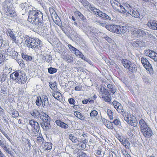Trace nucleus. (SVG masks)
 <instances>
[{
    "label": "nucleus",
    "instance_id": "1",
    "mask_svg": "<svg viewBox=\"0 0 157 157\" xmlns=\"http://www.w3.org/2000/svg\"><path fill=\"white\" fill-rule=\"evenodd\" d=\"M28 21L33 24L36 25L39 28L42 29L44 27L43 15L39 10H30L29 12Z\"/></svg>",
    "mask_w": 157,
    "mask_h": 157
},
{
    "label": "nucleus",
    "instance_id": "2",
    "mask_svg": "<svg viewBox=\"0 0 157 157\" xmlns=\"http://www.w3.org/2000/svg\"><path fill=\"white\" fill-rule=\"evenodd\" d=\"M123 116L124 120L128 124L133 127L137 126L138 122L136 119L132 114L128 113H124Z\"/></svg>",
    "mask_w": 157,
    "mask_h": 157
},
{
    "label": "nucleus",
    "instance_id": "3",
    "mask_svg": "<svg viewBox=\"0 0 157 157\" xmlns=\"http://www.w3.org/2000/svg\"><path fill=\"white\" fill-rule=\"evenodd\" d=\"M14 74V76L17 77V82L21 84H22L25 83L27 80V76L26 74L23 71L20 70H18L13 73Z\"/></svg>",
    "mask_w": 157,
    "mask_h": 157
},
{
    "label": "nucleus",
    "instance_id": "4",
    "mask_svg": "<svg viewBox=\"0 0 157 157\" xmlns=\"http://www.w3.org/2000/svg\"><path fill=\"white\" fill-rule=\"evenodd\" d=\"M110 2L113 8L117 12L121 13H125L126 12L127 10L118 1L112 0Z\"/></svg>",
    "mask_w": 157,
    "mask_h": 157
},
{
    "label": "nucleus",
    "instance_id": "5",
    "mask_svg": "<svg viewBox=\"0 0 157 157\" xmlns=\"http://www.w3.org/2000/svg\"><path fill=\"white\" fill-rule=\"evenodd\" d=\"M100 98L103 99L106 102H109L111 100V97L107 90L104 86H102L100 89Z\"/></svg>",
    "mask_w": 157,
    "mask_h": 157
},
{
    "label": "nucleus",
    "instance_id": "6",
    "mask_svg": "<svg viewBox=\"0 0 157 157\" xmlns=\"http://www.w3.org/2000/svg\"><path fill=\"white\" fill-rule=\"evenodd\" d=\"M27 46L29 48L35 49L40 43V41L37 39H35L33 38H29L25 41Z\"/></svg>",
    "mask_w": 157,
    "mask_h": 157
},
{
    "label": "nucleus",
    "instance_id": "7",
    "mask_svg": "<svg viewBox=\"0 0 157 157\" xmlns=\"http://www.w3.org/2000/svg\"><path fill=\"white\" fill-rule=\"evenodd\" d=\"M37 105H40L41 104L44 107H46L48 104V98L46 95H43L41 98L40 97H37L36 102Z\"/></svg>",
    "mask_w": 157,
    "mask_h": 157
},
{
    "label": "nucleus",
    "instance_id": "8",
    "mask_svg": "<svg viewBox=\"0 0 157 157\" xmlns=\"http://www.w3.org/2000/svg\"><path fill=\"white\" fill-rule=\"evenodd\" d=\"M0 146L5 151L12 155V151L9 147L8 143L3 138L0 140Z\"/></svg>",
    "mask_w": 157,
    "mask_h": 157
},
{
    "label": "nucleus",
    "instance_id": "9",
    "mask_svg": "<svg viewBox=\"0 0 157 157\" xmlns=\"http://www.w3.org/2000/svg\"><path fill=\"white\" fill-rule=\"evenodd\" d=\"M141 61L143 66L149 72L153 71V68L151 64L146 58L142 57L141 59Z\"/></svg>",
    "mask_w": 157,
    "mask_h": 157
},
{
    "label": "nucleus",
    "instance_id": "10",
    "mask_svg": "<svg viewBox=\"0 0 157 157\" xmlns=\"http://www.w3.org/2000/svg\"><path fill=\"white\" fill-rule=\"evenodd\" d=\"M145 54L155 61H157V53L152 50L148 49L145 51Z\"/></svg>",
    "mask_w": 157,
    "mask_h": 157
},
{
    "label": "nucleus",
    "instance_id": "11",
    "mask_svg": "<svg viewBox=\"0 0 157 157\" xmlns=\"http://www.w3.org/2000/svg\"><path fill=\"white\" fill-rule=\"evenodd\" d=\"M140 131L143 136L147 138L150 137L153 135L152 131L149 126Z\"/></svg>",
    "mask_w": 157,
    "mask_h": 157
},
{
    "label": "nucleus",
    "instance_id": "12",
    "mask_svg": "<svg viewBox=\"0 0 157 157\" xmlns=\"http://www.w3.org/2000/svg\"><path fill=\"white\" fill-rule=\"evenodd\" d=\"M6 34L8 36L10 37L13 43V42L15 43H17V41L16 39V34L12 30L10 29H8L6 31Z\"/></svg>",
    "mask_w": 157,
    "mask_h": 157
},
{
    "label": "nucleus",
    "instance_id": "13",
    "mask_svg": "<svg viewBox=\"0 0 157 157\" xmlns=\"http://www.w3.org/2000/svg\"><path fill=\"white\" fill-rule=\"evenodd\" d=\"M119 27V25H105V27L108 30L112 32L117 34L118 28Z\"/></svg>",
    "mask_w": 157,
    "mask_h": 157
},
{
    "label": "nucleus",
    "instance_id": "14",
    "mask_svg": "<svg viewBox=\"0 0 157 157\" xmlns=\"http://www.w3.org/2000/svg\"><path fill=\"white\" fill-rule=\"evenodd\" d=\"M127 12L133 17L136 18L140 17V13L136 9L130 8V9L127 10Z\"/></svg>",
    "mask_w": 157,
    "mask_h": 157
},
{
    "label": "nucleus",
    "instance_id": "15",
    "mask_svg": "<svg viewBox=\"0 0 157 157\" xmlns=\"http://www.w3.org/2000/svg\"><path fill=\"white\" fill-rule=\"evenodd\" d=\"M131 33L133 35H136L137 36H143L145 35L144 31L141 29L133 28L131 30Z\"/></svg>",
    "mask_w": 157,
    "mask_h": 157
},
{
    "label": "nucleus",
    "instance_id": "16",
    "mask_svg": "<svg viewBox=\"0 0 157 157\" xmlns=\"http://www.w3.org/2000/svg\"><path fill=\"white\" fill-rule=\"evenodd\" d=\"M30 125L32 128H33L37 132H38L40 130V126L37 121L33 120H30L29 121Z\"/></svg>",
    "mask_w": 157,
    "mask_h": 157
},
{
    "label": "nucleus",
    "instance_id": "17",
    "mask_svg": "<svg viewBox=\"0 0 157 157\" xmlns=\"http://www.w3.org/2000/svg\"><path fill=\"white\" fill-rule=\"evenodd\" d=\"M113 104L114 108L119 113H123L124 112V109L122 106L119 102L116 101H114L113 102Z\"/></svg>",
    "mask_w": 157,
    "mask_h": 157
},
{
    "label": "nucleus",
    "instance_id": "18",
    "mask_svg": "<svg viewBox=\"0 0 157 157\" xmlns=\"http://www.w3.org/2000/svg\"><path fill=\"white\" fill-rule=\"evenodd\" d=\"M5 13L7 16L11 17H14L17 16L15 11L10 7H7V10L5 11Z\"/></svg>",
    "mask_w": 157,
    "mask_h": 157
},
{
    "label": "nucleus",
    "instance_id": "19",
    "mask_svg": "<svg viewBox=\"0 0 157 157\" xmlns=\"http://www.w3.org/2000/svg\"><path fill=\"white\" fill-rule=\"evenodd\" d=\"M147 25L152 29L157 30V21L155 20H150L147 23Z\"/></svg>",
    "mask_w": 157,
    "mask_h": 157
},
{
    "label": "nucleus",
    "instance_id": "20",
    "mask_svg": "<svg viewBox=\"0 0 157 157\" xmlns=\"http://www.w3.org/2000/svg\"><path fill=\"white\" fill-rule=\"evenodd\" d=\"M139 124L140 131L149 127L146 122L143 119L139 120Z\"/></svg>",
    "mask_w": 157,
    "mask_h": 157
},
{
    "label": "nucleus",
    "instance_id": "21",
    "mask_svg": "<svg viewBox=\"0 0 157 157\" xmlns=\"http://www.w3.org/2000/svg\"><path fill=\"white\" fill-rule=\"evenodd\" d=\"M39 118L41 119L43 122L50 120V118L47 114L43 112L40 113Z\"/></svg>",
    "mask_w": 157,
    "mask_h": 157
},
{
    "label": "nucleus",
    "instance_id": "22",
    "mask_svg": "<svg viewBox=\"0 0 157 157\" xmlns=\"http://www.w3.org/2000/svg\"><path fill=\"white\" fill-rule=\"evenodd\" d=\"M56 124L59 126L64 129L67 128H68V125L64 122L59 120H56L55 121Z\"/></svg>",
    "mask_w": 157,
    "mask_h": 157
},
{
    "label": "nucleus",
    "instance_id": "23",
    "mask_svg": "<svg viewBox=\"0 0 157 157\" xmlns=\"http://www.w3.org/2000/svg\"><path fill=\"white\" fill-rule=\"evenodd\" d=\"M41 126L44 130L47 131L50 128L51 126L50 124V120L43 122L41 124Z\"/></svg>",
    "mask_w": 157,
    "mask_h": 157
},
{
    "label": "nucleus",
    "instance_id": "24",
    "mask_svg": "<svg viewBox=\"0 0 157 157\" xmlns=\"http://www.w3.org/2000/svg\"><path fill=\"white\" fill-rule=\"evenodd\" d=\"M107 88L112 95L114 94L116 92V89L114 85L109 84L107 85Z\"/></svg>",
    "mask_w": 157,
    "mask_h": 157
},
{
    "label": "nucleus",
    "instance_id": "25",
    "mask_svg": "<svg viewBox=\"0 0 157 157\" xmlns=\"http://www.w3.org/2000/svg\"><path fill=\"white\" fill-rule=\"evenodd\" d=\"M62 58L64 60L66 61L67 63H71L73 61V57L69 55H63Z\"/></svg>",
    "mask_w": 157,
    "mask_h": 157
},
{
    "label": "nucleus",
    "instance_id": "26",
    "mask_svg": "<svg viewBox=\"0 0 157 157\" xmlns=\"http://www.w3.org/2000/svg\"><path fill=\"white\" fill-rule=\"evenodd\" d=\"M118 34H121L124 33L127 31V28L124 26L119 25V27H118Z\"/></svg>",
    "mask_w": 157,
    "mask_h": 157
},
{
    "label": "nucleus",
    "instance_id": "27",
    "mask_svg": "<svg viewBox=\"0 0 157 157\" xmlns=\"http://www.w3.org/2000/svg\"><path fill=\"white\" fill-rule=\"evenodd\" d=\"M121 62L124 67L127 68L132 62L126 59H123L122 60Z\"/></svg>",
    "mask_w": 157,
    "mask_h": 157
},
{
    "label": "nucleus",
    "instance_id": "28",
    "mask_svg": "<svg viewBox=\"0 0 157 157\" xmlns=\"http://www.w3.org/2000/svg\"><path fill=\"white\" fill-rule=\"evenodd\" d=\"M74 114L76 117L81 120H84L85 118L84 115L78 111H75Z\"/></svg>",
    "mask_w": 157,
    "mask_h": 157
},
{
    "label": "nucleus",
    "instance_id": "29",
    "mask_svg": "<svg viewBox=\"0 0 157 157\" xmlns=\"http://www.w3.org/2000/svg\"><path fill=\"white\" fill-rule=\"evenodd\" d=\"M136 68V65L134 63L132 62L127 68L129 71L131 72H133Z\"/></svg>",
    "mask_w": 157,
    "mask_h": 157
},
{
    "label": "nucleus",
    "instance_id": "30",
    "mask_svg": "<svg viewBox=\"0 0 157 157\" xmlns=\"http://www.w3.org/2000/svg\"><path fill=\"white\" fill-rule=\"evenodd\" d=\"M21 56L22 58L27 62L30 61L32 59V57L31 56H28L24 53L21 54Z\"/></svg>",
    "mask_w": 157,
    "mask_h": 157
},
{
    "label": "nucleus",
    "instance_id": "31",
    "mask_svg": "<svg viewBox=\"0 0 157 157\" xmlns=\"http://www.w3.org/2000/svg\"><path fill=\"white\" fill-rule=\"evenodd\" d=\"M31 114L33 117L35 118H39L40 114V113L36 109H34L32 111Z\"/></svg>",
    "mask_w": 157,
    "mask_h": 157
},
{
    "label": "nucleus",
    "instance_id": "32",
    "mask_svg": "<svg viewBox=\"0 0 157 157\" xmlns=\"http://www.w3.org/2000/svg\"><path fill=\"white\" fill-rule=\"evenodd\" d=\"M42 59L44 62L49 63L52 60V56L50 55L47 54L45 56L44 55L42 56Z\"/></svg>",
    "mask_w": 157,
    "mask_h": 157
},
{
    "label": "nucleus",
    "instance_id": "33",
    "mask_svg": "<svg viewBox=\"0 0 157 157\" xmlns=\"http://www.w3.org/2000/svg\"><path fill=\"white\" fill-rule=\"evenodd\" d=\"M52 145L51 143L49 142L45 143L44 147V150L47 151L51 149L52 148Z\"/></svg>",
    "mask_w": 157,
    "mask_h": 157
},
{
    "label": "nucleus",
    "instance_id": "34",
    "mask_svg": "<svg viewBox=\"0 0 157 157\" xmlns=\"http://www.w3.org/2000/svg\"><path fill=\"white\" fill-rule=\"evenodd\" d=\"M52 95L55 99L59 100L60 99L61 94L60 92L56 90L54 91Z\"/></svg>",
    "mask_w": 157,
    "mask_h": 157
},
{
    "label": "nucleus",
    "instance_id": "35",
    "mask_svg": "<svg viewBox=\"0 0 157 157\" xmlns=\"http://www.w3.org/2000/svg\"><path fill=\"white\" fill-rule=\"evenodd\" d=\"M57 84L54 82H50L49 83V86L50 88L53 90H56L57 89Z\"/></svg>",
    "mask_w": 157,
    "mask_h": 157
},
{
    "label": "nucleus",
    "instance_id": "36",
    "mask_svg": "<svg viewBox=\"0 0 157 157\" xmlns=\"http://www.w3.org/2000/svg\"><path fill=\"white\" fill-rule=\"evenodd\" d=\"M98 16L103 18L106 19H110L109 17L107 15L106 13H103L100 10L99 13H98Z\"/></svg>",
    "mask_w": 157,
    "mask_h": 157
},
{
    "label": "nucleus",
    "instance_id": "37",
    "mask_svg": "<svg viewBox=\"0 0 157 157\" xmlns=\"http://www.w3.org/2000/svg\"><path fill=\"white\" fill-rule=\"evenodd\" d=\"M44 139L42 135H40L39 136L37 137L36 142L39 144L41 145L44 141Z\"/></svg>",
    "mask_w": 157,
    "mask_h": 157
},
{
    "label": "nucleus",
    "instance_id": "38",
    "mask_svg": "<svg viewBox=\"0 0 157 157\" xmlns=\"http://www.w3.org/2000/svg\"><path fill=\"white\" fill-rule=\"evenodd\" d=\"M69 139L71 141L74 143H76L78 142L77 137L74 136L72 134H70L69 136Z\"/></svg>",
    "mask_w": 157,
    "mask_h": 157
},
{
    "label": "nucleus",
    "instance_id": "39",
    "mask_svg": "<svg viewBox=\"0 0 157 157\" xmlns=\"http://www.w3.org/2000/svg\"><path fill=\"white\" fill-rule=\"evenodd\" d=\"M89 9L92 12L97 15H98V13H99V12L100 11L99 10L96 9V8L91 6H90L89 8Z\"/></svg>",
    "mask_w": 157,
    "mask_h": 157
},
{
    "label": "nucleus",
    "instance_id": "40",
    "mask_svg": "<svg viewBox=\"0 0 157 157\" xmlns=\"http://www.w3.org/2000/svg\"><path fill=\"white\" fill-rule=\"evenodd\" d=\"M105 125L106 127L109 129H113V124L109 121H106V123L105 124Z\"/></svg>",
    "mask_w": 157,
    "mask_h": 157
},
{
    "label": "nucleus",
    "instance_id": "41",
    "mask_svg": "<svg viewBox=\"0 0 157 157\" xmlns=\"http://www.w3.org/2000/svg\"><path fill=\"white\" fill-rule=\"evenodd\" d=\"M11 114L12 116L14 118L17 117L19 116L18 112L16 110H13L11 111Z\"/></svg>",
    "mask_w": 157,
    "mask_h": 157
},
{
    "label": "nucleus",
    "instance_id": "42",
    "mask_svg": "<svg viewBox=\"0 0 157 157\" xmlns=\"http://www.w3.org/2000/svg\"><path fill=\"white\" fill-rule=\"evenodd\" d=\"M77 155V157H87V156L86 153L82 151L78 152Z\"/></svg>",
    "mask_w": 157,
    "mask_h": 157
},
{
    "label": "nucleus",
    "instance_id": "43",
    "mask_svg": "<svg viewBox=\"0 0 157 157\" xmlns=\"http://www.w3.org/2000/svg\"><path fill=\"white\" fill-rule=\"evenodd\" d=\"M122 144L127 149H129L130 147V143L127 140H126Z\"/></svg>",
    "mask_w": 157,
    "mask_h": 157
},
{
    "label": "nucleus",
    "instance_id": "44",
    "mask_svg": "<svg viewBox=\"0 0 157 157\" xmlns=\"http://www.w3.org/2000/svg\"><path fill=\"white\" fill-rule=\"evenodd\" d=\"M57 69L54 68L49 67L48 68V71L49 73L52 74L57 72Z\"/></svg>",
    "mask_w": 157,
    "mask_h": 157
},
{
    "label": "nucleus",
    "instance_id": "45",
    "mask_svg": "<svg viewBox=\"0 0 157 157\" xmlns=\"http://www.w3.org/2000/svg\"><path fill=\"white\" fill-rule=\"evenodd\" d=\"M107 115L109 116V118L111 120H113V112L112 111L109 109H108L107 110Z\"/></svg>",
    "mask_w": 157,
    "mask_h": 157
},
{
    "label": "nucleus",
    "instance_id": "46",
    "mask_svg": "<svg viewBox=\"0 0 157 157\" xmlns=\"http://www.w3.org/2000/svg\"><path fill=\"white\" fill-rule=\"evenodd\" d=\"M1 132L2 133V134L5 136V137L10 142L11 140L10 139V137L8 136L6 132L3 130H0Z\"/></svg>",
    "mask_w": 157,
    "mask_h": 157
},
{
    "label": "nucleus",
    "instance_id": "47",
    "mask_svg": "<svg viewBox=\"0 0 157 157\" xmlns=\"http://www.w3.org/2000/svg\"><path fill=\"white\" fill-rule=\"evenodd\" d=\"M98 113V112L97 111L93 110L90 112V116L92 117H94L97 115Z\"/></svg>",
    "mask_w": 157,
    "mask_h": 157
},
{
    "label": "nucleus",
    "instance_id": "48",
    "mask_svg": "<svg viewBox=\"0 0 157 157\" xmlns=\"http://www.w3.org/2000/svg\"><path fill=\"white\" fill-rule=\"evenodd\" d=\"M80 2L84 6H86L90 5V3L86 0H81Z\"/></svg>",
    "mask_w": 157,
    "mask_h": 157
},
{
    "label": "nucleus",
    "instance_id": "49",
    "mask_svg": "<svg viewBox=\"0 0 157 157\" xmlns=\"http://www.w3.org/2000/svg\"><path fill=\"white\" fill-rule=\"evenodd\" d=\"M118 139L121 144L126 140L122 136H119Z\"/></svg>",
    "mask_w": 157,
    "mask_h": 157
},
{
    "label": "nucleus",
    "instance_id": "50",
    "mask_svg": "<svg viewBox=\"0 0 157 157\" xmlns=\"http://www.w3.org/2000/svg\"><path fill=\"white\" fill-rule=\"evenodd\" d=\"M77 145L80 146L81 148L82 149L85 148L86 146L85 142H80L78 144H77Z\"/></svg>",
    "mask_w": 157,
    "mask_h": 157
},
{
    "label": "nucleus",
    "instance_id": "51",
    "mask_svg": "<svg viewBox=\"0 0 157 157\" xmlns=\"http://www.w3.org/2000/svg\"><path fill=\"white\" fill-rule=\"evenodd\" d=\"M113 123L114 124L117 126L118 125H120L121 124V122L120 121L117 119H116L114 120L113 122Z\"/></svg>",
    "mask_w": 157,
    "mask_h": 157
},
{
    "label": "nucleus",
    "instance_id": "52",
    "mask_svg": "<svg viewBox=\"0 0 157 157\" xmlns=\"http://www.w3.org/2000/svg\"><path fill=\"white\" fill-rule=\"evenodd\" d=\"M68 102L71 105H74L75 103V100L72 98H71L69 99Z\"/></svg>",
    "mask_w": 157,
    "mask_h": 157
},
{
    "label": "nucleus",
    "instance_id": "53",
    "mask_svg": "<svg viewBox=\"0 0 157 157\" xmlns=\"http://www.w3.org/2000/svg\"><path fill=\"white\" fill-rule=\"evenodd\" d=\"M68 47L71 51L73 52L76 49V48L72 46L71 44H68Z\"/></svg>",
    "mask_w": 157,
    "mask_h": 157
},
{
    "label": "nucleus",
    "instance_id": "54",
    "mask_svg": "<svg viewBox=\"0 0 157 157\" xmlns=\"http://www.w3.org/2000/svg\"><path fill=\"white\" fill-rule=\"evenodd\" d=\"M5 60L3 58V55L2 53H0V65L3 63Z\"/></svg>",
    "mask_w": 157,
    "mask_h": 157
},
{
    "label": "nucleus",
    "instance_id": "55",
    "mask_svg": "<svg viewBox=\"0 0 157 157\" xmlns=\"http://www.w3.org/2000/svg\"><path fill=\"white\" fill-rule=\"evenodd\" d=\"M104 38L109 43H111L112 41V40L111 38L107 36L104 37Z\"/></svg>",
    "mask_w": 157,
    "mask_h": 157
},
{
    "label": "nucleus",
    "instance_id": "56",
    "mask_svg": "<svg viewBox=\"0 0 157 157\" xmlns=\"http://www.w3.org/2000/svg\"><path fill=\"white\" fill-rule=\"evenodd\" d=\"M75 53V54L76 55V56H78L81 53V52L78 50H77L76 48L75 50L73 52Z\"/></svg>",
    "mask_w": 157,
    "mask_h": 157
},
{
    "label": "nucleus",
    "instance_id": "57",
    "mask_svg": "<svg viewBox=\"0 0 157 157\" xmlns=\"http://www.w3.org/2000/svg\"><path fill=\"white\" fill-rule=\"evenodd\" d=\"M19 63L20 66L24 67L25 66V64L24 63L23 61H20L19 62Z\"/></svg>",
    "mask_w": 157,
    "mask_h": 157
},
{
    "label": "nucleus",
    "instance_id": "58",
    "mask_svg": "<svg viewBox=\"0 0 157 157\" xmlns=\"http://www.w3.org/2000/svg\"><path fill=\"white\" fill-rule=\"evenodd\" d=\"M75 15H77V16L79 17L82 13L79 11L77 10L75 12Z\"/></svg>",
    "mask_w": 157,
    "mask_h": 157
},
{
    "label": "nucleus",
    "instance_id": "59",
    "mask_svg": "<svg viewBox=\"0 0 157 157\" xmlns=\"http://www.w3.org/2000/svg\"><path fill=\"white\" fill-rule=\"evenodd\" d=\"M82 87L78 86H76L75 88V90L76 91H80L81 90Z\"/></svg>",
    "mask_w": 157,
    "mask_h": 157
},
{
    "label": "nucleus",
    "instance_id": "60",
    "mask_svg": "<svg viewBox=\"0 0 157 157\" xmlns=\"http://www.w3.org/2000/svg\"><path fill=\"white\" fill-rule=\"evenodd\" d=\"M27 144H28V147H29V148H31V144L30 140L29 139H27Z\"/></svg>",
    "mask_w": 157,
    "mask_h": 157
},
{
    "label": "nucleus",
    "instance_id": "61",
    "mask_svg": "<svg viewBox=\"0 0 157 157\" xmlns=\"http://www.w3.org/2000/svg\"><path fill=\"white\" fill-rule=\"evenodd\" d=\"M124 6L125 7H127L128 8V10H130V8H132V7H131L128 4L124 3Z\"/></svg>",
    "mask_w": 157,
    "mask_h": 157
},
{
    "label": "nucleus",
    "instance_id": "62",
    "mask_svg": "<svg viewBox=\"0 0 157 157\" xmlns=\"http://www.w3.org/2000/svg\"><path fill=\"white\" fill-rule=\"evenodd\" d=\"M101 151L100 150H97L96 152V154L97 156H99V155H101Z\"/></svg>",
    "mask_w": 157,
    "mask_h": 157
},
{
    "label": "nucleus",
    "instance_id": "63",
    "mask_svg": "<svg viewBox=\"0 0 157 157\" xmlns=\"http://www.w3.org/2000/svg\"><path fill=\"white\" fill-rule=\"evenodd\" d=\"M79 17L82 20H84L86 19V18H85V17L83 16V15L82 14H81V15H80Z\"/></svg>",
    "mask_w": 157,
    "mask_h": 157
},
{
    "label": "nucleus",
    "instance_id": "64",
    "mask_svg": "<svg viewBox=\"0 0 157 157\" xmlns=\"http://www.w3.org/2000/svg\"><path fill=\"white\" fill-rule=\"evenodd\" d=\"M55 23L56 24L58 25L59 26H61V23L60 21H56Z\"/></svg>",
    "mask_w": 157,
    "mask_h": 157
}]
</instances>
